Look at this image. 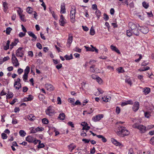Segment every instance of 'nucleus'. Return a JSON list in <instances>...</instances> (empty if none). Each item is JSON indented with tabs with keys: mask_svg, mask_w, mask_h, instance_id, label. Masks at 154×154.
Returning a JSON list of instances; mask_svg holds the SVG:
<instances>
[{
	"mask_svg": "<svg viewBox=\"0 0 154 154\" xmlns=\"http://www.w3.org/2000/svg\"><path fill=\"white\" fill-rule=\"evenodd\" d=\"M128 26L130 28V29L127 31V34L128 36L130 37L133 35L137 36L139 35V34L138 30L139 28H137V24L132 22H130L128 24Z\"/></svg>",
	"mask_w": 154,
	"mask_h": 154,
	"instance_id": "f257e3e1",
	"label": "nucleus"
},
{
	"mask_svg": "<svg viewBox=\"0 0 154 154\" xmlns=\"http://www.w3.org/2000/svg\"><path fill=\"white\" fill-rule=\"evenodd\" d=\"M119 131L117 132V134L119 136L124 137L125 136L128 135L129 134V131L127 130L125 127H119Z\"/></svg>",
	"mask_w": 154,
	"mask_h": 154,
	"instance_id": "f03ea898",
	"label": "nucleus"
},
{
	"mask_svg": "<svg viewBox=\"0 0 154 154\" xmlns=\"http://www.w3.org/2000/svg\"><path fill=\"white\" fill-rule=\"evenodd\" d=\"M132 127L138 129L141 133H144L146 131V127L145 126L138 123H134L132 125Z\"/></svg>",
	"mask_w": 154,
	"mask_h": 154,
	"instance_id": "7ed1b4c3",
	"label": "nucleus"
},
{
	"mask_svg": "<svg viewBox=\"0 0 154 154\" xmlns=\"http://www.w3.org/2000/svg\"><path fill=\"white\" fill-rule=\"evenodd\" d=\"M45 113L46 115L51 116L55 113L54 108L53 106H49L45 110Z\"/></svg>",
	"mask_w": 154,
	"mask_h": 154,
	"instance_id": "20e7f679",
	"label": "nucleus"
},
{
	"mask_svg": "<svg viewBox=\"0 0 154 154\" xmlns=\"http://www.w3.org/2000/svg\"><path fill=\"white\" fill-rule=\"evenodd\" d=\"M22 47H20L16 51V55L17 57H22L24 54V51Z\"/></svg>",
	"mask_w": 154,
	"mask_h": 154,
	"instance_id": "39448f33",
	"label": "nucleus"
},
{
	"mask_svg": "<svg viewBox=\"0 0 154 154\" xmlns=\"http://www.w3.org/2000/svg\"><path fill=\"white\" fill-rule=\"evenodd\" d=\"M76 12L75 9L72 8L70 11V18L71 21L72 23H74L75 21V15Z\"/></svg>",
	"mask_w": 154,
	"mask_h": 154,
	"instance_id": "423d86ee",
	"label": "nucleus"
},
{
	"mask_svg": "<svg viewBox=\"0 0 154 154\" xmlns=\"http://www.w3.org/2000/svg\"><path fill=\"white\" fill-rule=\"evenodd\" d=\"M103 117V115L102 114H99L95 116H93L92 120L94 122H97L99 121Z\"/></svg>",
	"mask_w": 154,
	"mask_h": 154,
	"instance_id": "0eeeda50",
	"label": "nucleus"
},
{
	"mask_svg": "<svg viewBox=\"0 0 154 154\" xmlns=\"http://www.w3.org/2000/svg\"><path fill=\"white\" fill-rule=\"evenodd\" d=\"M60 25L61 26H63L66 23V20L63 15H61L60 16V18L59 20Z\"/></svg>",
	"mask_w": 154,
	"mask_h": 154,
	"instance_id": "6e6552de",
	"label": "nucleus"
},
{
	"mask_svg": "<svg viewBox=\"0 0 154 154\" xmlns=\"http://www.w3.org/2000/svg\"><path fill=\"white\" fill-rule=\"evenodd\" d=\"M138 29L143 34H146L149 31V29L145 26H140V28Z\"/></svg>",
	"mask_w": 154,
	"mask_h": 154,
	"instance_id": "1a4fd4ad",
	"label": "nucleus"
},
{
	"mask_svg": "<svg viewBox=\"0 0 154 154\" xmlns=\"http://www.w3.org/2000/svg\"><path fill=\"white\" fill-rule=\"evenodd\" d=\"M139 103L138 102H135L133 106L132 109L134 112L137 111L139 108Z\"/></svg>",
	"mask_w": 154,
	"mask_h": 154,
	"instance_id": "9d476101",
	"label": "nucleus"
},
{
	"mask_svg": "<svg viewBox=\"0 0 154 154\" xmlns=\"http://www.w3.org/2000/svg\"><path fill=\"white\" fill-rule=\"evenodd\" d=\"M73 40V36L72 34L70 33L69 35V37L67 39V44L69 46L72 43Z\"/></svg>",
	"mask_w": 154,
	"mask_h": 154,
	"instance_id": "9b49d317",
	"label": "nucleus"
},
{
	"mask_svg": "<svg viewBox=\"0 0 154 154\" xmlns=\"http://www.w3.org/2000/svg\"><path fill=\"white\" fill-rule=\"evenodd\" d=\"M45 87L47 88V89L49 91H53L54 89V87L53 85L50 84H46L45 85Z\"/></svg>",
	"mask_w": 154,
	"mask_h": 154,
	"instance_id": "f8f14e48",
	"label": "nucleus"
},
{
	"mask_svg": "<svg viewBox=\"0 0 154 154\" xmlns=\"http://www.w3.org/2000/svg\"><path fill=\"white\" fill-rule=\"evenodd\" d=\"M133 103V102L132 100H129L122 103H121V106H124L128 104L132 105Z\"/></svg>",
	"mask_w": 154,
	"mask_h": 154,
	"instance_id": "ddd939ff",
	"label": "nucleus"
},
{
	"mask_svg": "<svg viewBox=\"0 0 154 154\" xmlns=\"http://www.w3.org/2000/svg\"><path fill=\"white\" fill-rule=\"evenodd\" d=\"M84 124L85 125L81 124V125L83 126L82 130H85L86 131V132H87L88 131L90 128V126H88V124L87 123L84 122Z\"/></svg>",
	"mask_w": 154,
	"mask_h": 154,
	"instance_id": "4468645a",
	"label": "nucleus"
},
{
	"mask_svg": "<svg viewBox=\"0 0 154 154\" xmlns=\"http://www.w3.org/2000/svg\"><path fill=\"white\" fill-rule=\"evenodd\" d=\"M60 12L61 14H64L66 12L65 4L64 3L61 4L60 7Z\"/></svg>",
	"mask_w": 154,
	"mask_h": 154,
	"instance_id": "2eb2a0df",
	"label": "nucleus"
},
{
	"mask_svg": "<svg viewBox=\"0 0 154 154\" xmlns=\"http://www.w3.org/2000/svg\"><path fill=\"white\" fill-rule=\"evenodd\" d=\"M3 7L4 12H6L8 9V4L6 2H3Z\"/></svg>",
	"mask_w": 154,
	"mask_h": 154,
	"instance_id": "dca6fc26",
	"label": "nucleus"
},
{
	"mask_svg": "<svg viewBox=\"0 0 154 154\" xmlns=\"http://www.w3.org/2000/svg\"><path fill=\"white\" fill-rule=\"evenodd\" d=\"M35 138L31 136H29L26 137V140L29 143H33Z\"/></svg>",
	"mask_w": 154,
	"mask_h": 154,
	"instance_id": "f3484780",
	"label": "nucleus"
},
{
	"mask_svg": "<svg viewBox=\"0 0 154 154\" xmlns=\"http://www.w3.org/2000/svg\"><path fill=\"white\" fill-rule=\"evenodd\" d=\"M111 141L112 143L116 146H120L121 145L120 143L117 141V140L113 138H111Z\"/></svg>",
	"mask_w": 154,
	"mask_h": 154,
	"instance_id": "a211bd4d",
	"label": "nucleus"
},
{
	"mask_svg": "<svg viewBox=\"0 0 154 154\" xmlns=\"http://www.w3.org/2000/svg\"><path fill=\"white\" fill-rule=\"evenodd\" d=\"M110 47L111 49L113 51L116 52L118 54H120L121 53V52L116 47L112 45H111L110 46Z\"/></svg>",
	"mask_w": 154,
	"mask_h": 154,
	"instance_id": "6ab92c4d",
	"label": "nucleus"
},
{
	"mask_svg": "<svg viewBox=\"0 0 154 154\" xmlns=\"http://www.w3.org/2000/svg\"><path fill=\"white\" fill-rule=\"evenodd\" d=\"M150 92V88L149 87H146L143 88V92L146 95Z\"/></svg>",
	"mask_w": 154,
	"mask_h": 154,
	"instance_id": "aec40b11",
	"label": "nucleus"
},
{
	"mask_svg": "<svg viewBox=\"0 0 154 154\" xmlns=\"http://www.w3.org/2000/svg\"><path fill=\"white\" fill-rule=\"evenodd\" d=\"M97 137L101 139L102 141L104 143H105L107 141L106 139L103 135H97Z\"/></svg>",
	"mask_w": 154,
	"mask_h": 154,
	"instance_id": "412c9836",
	"label": "nucleus"
},
{
	"mask_svg": "<svg viewBox=\"0 0 154 154\" xmlns=\"http://www.w3.org/2000/svg\"><path fill=\"white\" fill-rule=\"evenodd\" d=\"M27 33L29 36L32 37V38L34 39L35 40L37 39L36 36L32 32L29 31L27 32Z\"/></svg>",
	"mask_w": 154,
	"mask_h": 154,
	"instance_id": "4be33fe9",
	"label": "nucleus"
},
{
	"mask_svg": "<svg viewBox=\"0 0 154 154\" xmlns=\"http://www.w3.org/2000/svg\"><path fill=\"white\" fill-rule=\"evenodd\" d=\"M10 44V41L9 40H8L7 42L6 45L4 46V50H7L9 48Z\"/></svg>",
	"mask_w": 154,
	"mask_h": 154,
	"instance_id": "5701e85b",
	"label": "nucleus"
},
{
	"mask_svg": "<svg viewBox=\"0 0 154 154\" xmlns=\"http://www.w3.org/2000/svg\"><path fill=\"white\" fill-rule=\"evenodd\" d=\"M110 98L111 97H110L108 96V97H107L106 96V97H102V99L103 101L107 102L110 101Z\"/></svg>",
	"mask_w": 154,
	"mask_h": 154,
	"instance_id": "b1692460",
	"label": "nucleus"
},
{
	"mask_svg": "<svg viewBox=\"0 0 154 154\" xmlns=\"http://www.w3.org/2000/svg\"><path fill=\"white\" fill-rule=\"evenodd\" d=\"M6 96L7 97V98H11L13 96V94L12 92L8 91V92Z\"/></svg>",
	"mask_w": 154,
	"mask_h": 154,
	"instance_id": "393cba45",
	"label": "nucleus"
},
{
	"mask_svg": "<svg viewBox=\"0 0 154 154\" xmlns=\"http://www.w3.org/2000/svg\"><path fill=\"white\" fill-rule=\"evenodd\" d=\"M64 57L67 60H69L73 58L72 55V54H71L70 56L66 54L65 56Z\"/></svg>",
	"mask_w": 154,
	"mask_h": 154,
	"instance_id": "a878e982",
	"label": "nucleus"
},
{
	"mask_svg": "<svg viewBox=\"0 0 154 154\" xmlns=\"http://www.w3.org/2000/svg\"><path fill=\"white\" fill-rule=\"evenodd\" d=\"M65 115L63 113H61L59 115L58 118L61 120H63L65 118Z\"/></svg>",
	"mask_w": 154,
	"mask_h": 154,
	"instance_id": "bb28decb",
	"label": "nucleus"
},
{
	"mask_svg": "<svg viewBox=\"0 0 154 154\" xmlns=\"http://www.w3.org/2000/svg\"><path fill=\"white\" fill-rule=\"evenodd\" d=\"M19 134L22 137L25 136L26 134V132L23 130H20L19 132Z\"/></svg>",
	"mask_w": 154,
	"mask_h": 154,
	"instance_id": "cd10ccee",
	"label": "nucleus"
},
{
	"mask_svg": "<svg viewBox=\"0 0 154 154\" xmlns=\"http://www.w3.org/2000/svg\"><path fill=\"white\" fill-rule=\"evenodd\" d=\"M101 14V12L100 10L98 9L96 10L95 12V14L98 19L99 18V17L100 16Z\"/></svg>",
	"mask_w": 154,
	"mask_h": 154,
	"instance_id": "c85d7f7f",
	"label": "nucleus"
},
{
	"mask_svg": "<svg viewBox=\"0 0 154 154\" xmlns=\"http://www.w3.org/2000/svg\"><path fill=\"white\" fill-rule=\"evenodd\" d=\"M95 65H92L90 67V69L89 70V71L91 72H94V73L95 72V69H94V68L95 67Z\"/></svg>",
	"mask_w": 154,
	"mask_h": 154,
	"instance_id": "c756f323",
	"label": "nucleus"
},
{
	"mask_svg": "<svg viewBox=\"0 0 154 154\" xmlns=\"http://www.w3.org/2000/svg\"><path fill=\"white\" fill-rule=\"evenodd\" d=\"M26 11L29 14H31L32 12V8L30 7H28L26 9Z\"/></svg>",
	"mask_w": 154,
	"mask_h": 154,
	"instance_id": "7c9ffc66",
	"label": "nucleus"
},
{
	"mask_svg": "<svg viewBox=\"0 0 154 154\" xmlns=\"http://www.w3.org/2000/svg\"><path fill=\"white\" fill-rule=\"evenodd\" d=\"M116 70L119 73H123L125 72L124 69H123L122 67H120L117 68Z\"/></svg>",
	"mask_w": 154,
	"mask_h": 154,
	"instance_id": "2f4dec72",
	"label": "nucleus"
},
{
	"mask_svg": "<svg viewBox=\"0 0 154 154\" xmlns=\"http://www.w3.org/2000/svg\"><path fill=\"white\" fill-rule=\"evenodd\" d=\"M30 71V67L27 66L24 70V73L28 74Z\"/></svg>",
	"mask_w": 154,
	"mask_h": 154,
	"instance_id": "473e14b6",
	"label": "nucleus"
},
{
	"mask_svg": "<svg viewBox=\"0 0 154 154\" xmlns=\"http://www.w3.org/2000/svg\"><path fill=\"white\" fill-rule=\"evenodd\" d=\"M9 59V57L7 56L6 57H5L3 59V60L0 61V64H2L5 61Z\"/></svg>",
	"mask_w": 154,
	"mask_h": 154,
	"instance_id": "72a5a7b5",
	"label": "nucleus"
},
{
	"mask_svg": "<svg viewBox=\"0 0 154 154\" xmlns=\"http://www.w3.org/2000/svg\"><path fill=\"white\" fill-rule=\"evenodd\" d=\"M12 30V29L10 27H7L6 28V33L7 34V35H9L11 32V31Z\"/></svg>",
	"mask_w": 154,
	"mask_h": 154,
	"instance_id": "f704fd0d",
	"label": "nucleus"
},
{
	"mask_svg": "<svg viewBox=\"0 0 154 154\" xmlns=\"http://www.w3.org/2000/svg\"><path fill=\"white\" fill-rule=\"evenodd\" d=\"M20 16V20L22 21L25 22L26 21V20L25 19V15L23 14H21L20 15H19Z\"/></svg>",
	"mask_w": 154,
	"mask_h": 154,
	"instance_id": "c9c22d12",
	"label": "nucleus"
},
{
	"mask_svg": "<svg viewBox=\"0 0 154 154\" xmlns=\"http://www.w3.org/2000/svg\"><path fill=\"white\" fill-rule=\"evenodd\" d=\"M12 63L14 64V66L15 67H17L19 66V63H18V60H17V61H16V60L12 61Z\"/></svg>",
	"mask_w": 154,
	"mask_h": 154,
	"instance_id": "e433bc0d",
	"label": "nucleus"
},
{
	"mask_svg": "<svg viewBox=\"0 0 154 154\" xmlns=\"http://www.w3.org/2000/svg\"><path fill=\"white\" fill-rule=\"evenodd\" d=\"M30 133H35L37 132L36 129L34 128L33 127H32L30 128Z\"/></svg>",
	"mask_w": 154,
	"mask_h": 154,
	"instance_id": "4c0bfd02",
	"label": "nucleus"
},
{
	"mask_svg": "<svg viewBox=\"0 0 154 154\" xmlns=\"http://www.w3.org/2000/svg\"><path fill=\"white\" fill-rule=\"evenodd\" d=\"M142 5L145 8H147L149 7V5L148 3L145 2H143L142 3Z\"/></svg>",
	"mask_w": 154,
	"mask_h": 154,
	"instance_id": "58836bf2",
	"label": "nucleus"
},
{
	"mask_svg": "<svg viewBox=\"0 0 154 154\" xmlns=\"http://www.w3.org/2000/svg\"><path fill=\"white\" fill-rule=\"evenodd\" d=\"M97 90L99 92L98 93H96V95L97 94V95H99L100 94H102L104 92V91L100 88H98Z\"/></svg>",
	"mask_w": 154,
	"mask_h": 154,
	"instance_id": "ea45409f",
	"label": "nucleus"
},
{
	"mask_svg": "<svg viewBox=\"0 0 154 154\" xmlns=\"http://www.w3.org/2000/svg\"><path fill=\"white\" fill-rule=\"evenodd\" d=\"M28 75L26 73H24V74L23 75V79L24 81L25 82H26L28 79Z\"/></svg>",
	"mask_w": 154,
	"mask_h": 154,
	"instance_id": "a19ab883",
	"label": "nucleus"
},
{
	"mask_svg": "<svg viewBox=\"0 0 154 154\" xmlns=\"http://www.w3.org/2000/svg\"><path fill=\"white\" fill-rule=\"evenodd\" d=\"M19 9L17 11V12L19 15H20V14H22V13L23 12V10L20 7H17Z\"/></svg>",
	"mask_w": 154,
	"mask_h": 154,
	"instance_id": "79ce46f5",
	"label": "nucleus"
},
{
	"mask_svg": "<svg viewBox=\"0 0 154 154\" xmlns=\"http://www.w3.org/2000/svg\"><path fill=\"white\" fill-rule=\"evenodd\" d=\"M11 60H12V61H13L14 60H16V61H17V58L16 57H15L14 54H12Z\"/></svg>",
	"mask_w": 154,
	"mask_h": 154,
	"instance_id": "37998d69",
	"label": "nucleus"
},
{
	"mask_svg": "<svg viewBox=\"0 0 154 154\" xmlns=\"http://www.w3.org/2000/svg\"><path fill=\"white\" fill-rule=\"evenodd\" d=\"M86 132H85L84 131H83L81 133L80 135L83 137H85L87 136Z\"/></svg>",
	"mask_w": 154,
	"mask_h": 154,
	"instance_id": "c03bdc74",
	"label": "nucleus"
},
{
	"mask_svg": "<svg viewBox=\"0 0 154 154\" xmlns=\"http://www.w3.org/2000/svg\"><path fill=\"white\" fill-rule=\"evenodd\" d=\"M90 34L91 35H93L95 34V31L94 29L91 27L90 30Z\"/></svg>",
	"mask_w": 154,
	"mask_h": 154,
	"instance_id": "a18cd8bd",
	"label": "nucleus"
},
{
	"mask_svg": "<svg viewBox=\"0 0 154 154\" xmlns=\"http://www.w3.org/2000/svg\"><path fill=\"white\" fill-rule=\"evenodd\" d=\"M51 14H52L53 17L55 19L57 20V16L56 15L55 13H54V11H51Z\"/></svg>",
	"mask_w": 154,
	"mask_h": 154,
	"instance_id": "49530a36",
	"label": "nucleus"
},
{
	"mask_svg": "<svg viewBox=\"0 0 154 154\" xmlns=\"http://www.w3.org/2000/svg\"><path fill=\"white\" fill-rule=\"evenodd\" d=\"M42 121V123L44 124H48V120L46 118L43 119Z\"/></svg>",
	"mask_w": 154,
	"mask_h": 154,
	"instance_id": "de8ad7c7",
	"label": "nucleus"
},
{
	"mask_svg": "<svg viewBox=\"0 0 154 154\" xmlns=\"http://www.w3.org/2000/svg\"><path fill=\"white\" fill-rule=\"evenodd\" d=\"M80 102L79 100H77L76 101L75 103H72V105L73 106H75V105H80Z\"/></svg>",
	"mask_w": 154,
	"mask_h": 154,
	"instance_id": "09e8293b",
	"label": "nucleus"
},
{
	"mask_svg": "<svg viewBox=\"0 0 154 154\" xmlns=\"http://www.w3.org/2000/svg\"><path fill=\"white\" fill-rule=\"evenodd\" d=\"M103 19L105 21H107L109 20V17L107 14L105 13L103 14Z\"/></svg>",
	"mask_w": 154,
	"mask_h": 154,
	"instance_id": "8fccbe9b",
	"label": "nucleus"
},
{
	"mask_svg": "<svg viewBox=\"0 0 154 154\" xmlns=\"http://www.w3.org/2000/svg\"><path fill=\"white\" fill-rule=\"evenodd\" d=\"M96 80L99 84H101L102 82V79L99 76L97 77V78L96 79Z\"/></svg>",
	"mask_w": 154,
	"mask_h": 154,
	"instance_id": "3c124183",
	"label": "nucleus"
},
{
	"mask_svg": "<svg viewBox=\"0 0 154 154\" xmlns=\"http://www.w3.org/2000/svg\"><path fill=\"white\" fill-rule=\"evenodd\" d=\"M2 137L3 139H6L7 138L8 136L5 134L2 133Z\"/></svg>",
	"mask_w": 154,
	"mask_h": 154,
	"instance_id": "603ef678",
	"label": "nucleus"
},
{
	"mask_svg": "<svg viewBox=\"0 0 154 154\" xmlns=\"http://www.w3.org/2000/svg\"><path fill=\"white\" fill-rule=\"evenodd\" d=\"M120 108L119 106H117L116 108V112L118 114L120 112Z\"/></svg>",
	"mask_w": 154,
	"mask_h": 154,
	"instance_id": "864d4df0",
	"label": "nucleus"
},
{
	"mask_svg": "<svg viewBox=\"0 0 154 154\" xmlns=\"http://www.w3.org/2000/svg\"><path fill=\"white\" fill-rule=\"evenodd\" d=\"M90 141V139H87L84 138L82 139V141L84 142L85 143H89Z\"/></svg>",
	"mask_w": 154,
	"mask_h": 154,
	"instance_id": "5fc2aeb1",
	"label": "nucleus"
},
{
	"mask_svg": "<svg viewBox=\"0 0 154 154\" xmlns=\"http://www.w3.org/2000/svg\"><path fill=\"white\" fill-rule=\"evenodd\" d=\"M20 78H18L17 79V81H15L14 84V86L15 87L17 85V83H20Z\"/></svg>",
	"mask_w": 154,
	"mask_h": 154,
	"instance_id": "6e6d98bb",
	"label": "nucleus"
},
{
	"mask_svg": "<svg viewBox=\"0 0 154 154\" xmlns=\"http://www.w3.org/2000/svg\"><path fill=\"white\" fill-rule=\"evenodd\" d=\"M36 130L37 132L38 131H43L44 129L43 128H42V127L39 128V127H38L37 128H36Z\"/></svg>",
	"mask_w": 154,
	"mask_h": 154,
	"instance_id": "4d7b16f0",
	"label": "nucleus"
},
{
	"mask_svg": "<svg viewBox=\"0 0 154 154\" xmlns=\"http://www.w3.org/2000/svg\"><path fill=\"white\" fill-rule=\"evenodd\" d=\"M37 47L39 49H41L42 48V46L41 44L39 42L37 43L36 45Z\"/></svg>",
	"mask_w": 154,
	"mask_h": 154,
	"instance_id": "13d9d810",
	"label": "nucleus"
},
{
	"mask_svg": "<svg viewBox=\"0 0 154 154\" xmlns=\"http://www.w3.org/2000/svg\"><path fill=\"white\" fill-rule=\"evenodd\" d=\"M45 146L44 144L43 143H41L38 144V148H43Z\"/></svg>",
	"mask_w": 154,
	"mask_h": 154,
	"instance_id": "bf43d9fd",
	"label": "nucleus"
},
{
	"mask_svg": "<svg viewBox=\"0 0 154 154\" xmlns=\"http://www.w3.org/2000/svg\"><path fill=\"white\" fill-rule=\"evenodd\" d=\"M74 50L75 51L78 52L79 53L81 52V49L79 48L78 47H77L74 49Z\"/></svg>",
	"mask_w": 154,
	"mask_h": 154,
	"instance_id": "052dcab7",
	"label": "nucleus"
},
{
	"mask_svg": "<svg viewBox=\"0 0 154 154\" xmlns=\"http://www.w3.org/2000/svg\"><path fill=\"white\" fill-rule=\"evenodd\" d=\"M38 97L40 100H42L45 98L44 96L42 94H39Z\"/></svg>",
	"mask_w": 154,
	"mask_h": 154,
	"instance_id": "680f3d73",
	"label": "nucleus"
},
{
	"mask_svg": "<svg viewBox=\"0 0 154 154\" xmlns=\"http://www.w3.org/2000/svg\"><path fill=\"white\" fill-rule=\"evenodd\" d=\"M38 142V143L40 144L41 143V141L39 140H35V138L34 141L33 143L35 144H36Z\"/></svg>",
	"mask_w": 154,
	"mask_h": 154,
	"instance_id": "e2e57ef3",
	"label": "nucleus"
},
{
	"mask_svg": "<svg viewBox=\"0 0 154 154\" xmlns=\"http://www.w3.org/2000/svg\"><path fill=\"white\" fill-rule=\"evenodd\" d=\"M128 154H135L132 148H130L129 149Z\"/></svg>",
	"mask_w": 154,
	"mask_h": 154,
	"instance_id": "0e129e2a",
	"label": "nucleus"
},
{
	"mask_svg": "<svg viewBox=\"0 0 154 154\" xmlns=\"http://www.w3.org/2000/svg\"><path fill=\"white\" fill-rule=\"evenodd\" d=\"M149 63V62H147V61H143L141 64V65L143 66H145L147 65Z\"/></svg>",
	"mask_w": 154,
	"mask_h": 154,
	"instance_id": "69168bd1",
	"label": "nucleus"
},
{
	"mask_svg": "<svg viewBox=\"0 0 154 154\" xmlns=\"http://www.w3.org/2000/svg\"><path fill=\"white\" fill-rule=\"evenodd\" d=\"M28 119L31 121H33V119H32V114H30L28 115L27 116Z\"/></svg>",
	"mask_w": 154,
	"mask_h": 154,
	"instance_id": "338daca9",
	"label": "nucleus"
},
{
	"mask_svg": "<svg viewBox=\"0 0 154 154\" xmlns=\"http://www.w3.org/2000/svg\"><path fill=\"white\" fill-rule=\"evenodd\" d=\"M6 92H5L4 89L2 90V91L1 92L0 95L1 96H3L6 95Z\"/></svg>",
	"mask_w": 154,
	"mask_h": 154,
	"instance_id": "774afa93",
	"label": "nucleus"
}]
</instances>
